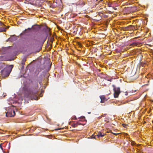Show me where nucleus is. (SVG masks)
Instances as JSON below:
<instances>
[{"mask_svg":"<svg viewBox=\"0 0 153 153\" xmlns=\"http://www.w3.org/2000/svg\"><path fill=\"white\" fill-rule=\"evenodd\" d=\"M13 68H4L1 70V74L3 77H8L11 71Z\"/></svg>","mask_w":153,"mask_h":153,"instance_id":"obj_1","label":"nucleus"},{"mask_svg":"<svg viewBox=\"0 0 153 153\" xmlns=\"http://www.w3.org/2000/svg\"><path fill=\"white\" fill-rule=\"evenodd\" d=\"M24 90L27 91V93H25V96L27 98L33 96H35L36 94V92H34L30 90H26L25 88H24Z\"/></svg>","mask_w":153,"mask_h":153,"instance_id":"obj_2","label":"nucleus"},{"mask_svg":"<svg viewBox=\"0 0 153 153\" xmlns=\"http://www.w3.org/2000/svg\"><path fill=\"white\" fill-rule=\"evenodd\" d=\"M15 115V111L10 108L8 110L7 112L6 113V116L7 117H14Z\"/></svg>","mask_w":153,"mask_h":153,"instance_id":"obj_3","label":"nucleus"},{"mask_svg":"<svg viewBox=\"0 0 153 153\" xmlns=\"http://www.w3.org/2000/svg\"><path fill=\"white\" fill-rule=\"evenodd\" d=\"M114 98H117L118 96L120 93V88H116L115 87L114 88Z\"/></svg>","mask_w":153,"mask_h":153,"instance_id":"obj_4","label":"nucleus"},{"mask_svg":"<svg viewBox=\"0 0 153 153\" xmlns=\"http://www.w3.org/2000/svg\"><path fill=\"white\" fill-rule=\"evenodd\" d=\"M105 135V134H102L101 132H99L97 135H95L94 136L93 135H92L91 136V137L92 138H95V137L97 136V137L99 138L104 136Z\"/></svg>","mask_w":153,"mask_h":153,"instance_id":"obj_5","label":"nucleus"},{"mask_svg":"<svg viewBox=\"0 0 153 153\" xmlns=\"http://www.w3.org/2000/svg\"><path fill=\"white\" fill-rule=\"evenodd\" d=\"M3 26L5 25L0 21V29H1V32H5L6 31V28L5 27H3Z\"/></svg>","mask_w":153,"mask_h":153,"instance_id":"obj_6","label":"nucleus"},{"mask_svg":"<svg viewBox=\"0 0 153 153\" xmlns=\"http://www.w3.org/2000/svg\"><path fill=\"white\" fill-rule=\"evenodd\" d=\"M138 68L139 69H140V68H133L132 69V71L131 73V76H134L136 73L137 70Z\"/></svg>","mask_w":153,"mask_h":153,"instance_id":"obj_7","label":"nucleus"},{"mask_svg":"<svg viewBox=\"0 0 153 153\" xmlns=\"http://www.w3.org/2000/svg\"><path fill=\"white\" fill-rule=\"evenodd\" d=\"M101 99L100 102L102 103H104L105 101L107 100L108 99H106L104 95L100 96V97Z\"/></svg>","mask_w":153,"mask_h":153,"instance_id":"obj_8","label":"nucleus"},{"mask_svg":"<svg viewBox=\"0 0 153 153\" xmlns=\"http://www.w3.org/2000/svg\"><path fill=\"white\" fill-rule=\"evenodd\" d=\"M125 29L127 30H133L135 29V27L134 26L131 25L125 27Z\"/></svg>","mask_w":153,"mask_h":153,"instance_id":"obj_9","label":"nucleus"},{"mask_svg":"<svg viewBox=\"0 0 153 153\" xmlns=\"http://www.w3.org/2000/svg\"><path fill=\"white\" fill-rule=\"evenodd\" d=\"M47 36H46L45 38H44L42 36L40 37V39L39 40H38V41H39L43 43L47 39Z\"/></svg>","mask_w":153,"mask_h":153,"instance_id":"obj_10","label":"nucleus"},{"mask_svg":"<svg viewBox=\"0 0 153 153\" xmlns=\"http://www.w3.org/2000/svg\"><path fill=\"white\" fill-rule=\"evenodd\" d=\"M26 61V59L25 58H24L21 63V66L22 67H24L25 64V62Z\"/></svg>","mask_w":153,"mask_h":153,"instance_id":"obj_11","label":"nucleus"},{"mask_svg":"<svg viewBox=\"0 0 153 153\" xmlns=\"http://www.w3.org/2000/svg\"><path fill=\"white\" fill-rule=\"evenodd\" d=\"M81 124V123H79L78 122H77L76 123H74L73 124H72V126L73 127H76L78 125H79Z\"/></svg>","mask_w":153,"mask_h":153,"instance_id":"obj_12","label":"nucleus"},{"mask_svg":"<svg viewBox=\"0 0 153 153\" xmlns=\"http://www.w3.org/2000/svg\"><path fill=\"white\" fill-rule=\"evenodd\" d=\"M138 43L136 42H134L131 45L133 46H137L138 45Z\"/></svg>","mask_w":153,"mask_h":153,"instance_id":"obj_13","label":"nucleus"},{"mask_svg":"<svg viewBox=\"0 0 153 153\" xmlns=\"http://www.w3.org/2000/svg\"><path fill=\"white\" fill-rule=\"evenodd\" d=\"M131 145L132 146L134 145L135 144L134 142L132 140H131Z\"/></svg>","mask_w":153,"mask_h":153,"instance_id":"obj_14","label":"nucleus"},{"mask_svg":"<svg viewBox=\"0 0 153 153\" xmlns=\"http://www.w3.org/2000/svg\"><path fill=\"white\" fill-rule=\"evenodd\" d=\"M50 31V29L49 28H47V29H46V31L48 33V32H49Z\"/></svg>","mask_w":153,"mask_h":153,"instance_id":"obj_15","label":"nucleus"},{"mask_svg":"<svg viewBox=\"0 0 153 153\" xmlns=\"http://www.w3.org/2000/svg\"><path fill=\"white\" fill-rule=\"evenodd\" d=\"M48 65L49 66V67H51V63H50V62H48Z\"/></svg>","mask_w":153,"mask_h":153,"instance_id":"obj_16","label":"nucleus"},{"mask_svg":"<svg viewBox=\"0 0 153 153\" xmlns=\"http://www.w3.org/2000/svg\"><path fill=\"white\" fill-rule=\"evenodd\" d=\"M53 39L52 37H51V38L50 39V41L51 42H53Z\"/></svg>","mask_w":153,"mask_h":153,"instance_id":"obj_17","label":"nucleus"},{"mask_svg":"<svg viewBox=\"0 0 153 153\" xmlns=\"http://www.w3.org/2000/svg\"><path fill=\"white\" fill-rule=\"evenodd\" d=\"M111 3H109L108 4V6L109 7H111Z\"/></svg>","mask_w":153,"mask_h":153,"instance_id":"obj_18","label":"nucleus"},{"mask_svg":"<svg viewBox=\"0 0 153 153\" xmlns=\"http://www.w3.org/2000/svg\"><path fill=\"white\" fill-rule=\"evenodd\" d=\"M0 147L2 150H3V149L1 146V144L0 145Z\"/></svg>","mask_w":153,"mask_h":153,"instance_id":"obj_19","label":"nucleus"},{"mask_svg":"<svg viewBox=\"0 0 153 153\" xmlns=\"http://www.w3.org/2000/svg\"><path fill=\"white\" fill-rule=\"evenodd\" d=\"M8 67H13V65H10Z\"/></svg>","mask_w":153,"mask_h":153,"instance_id":"obj_20","label":"nucleus"},{"mask_svg":"<svg viewBox=\"0 0 153 153\" xmlns=\"http://www.w3.org/2000/svg\"><path fill=\"white\" fill-rule=\"evenodd\" d=\"M60 129H61V128H59L56 129L55 130H60Z\"/></svg>","mask_w":153,"mask_h":153,"instance_id":"obj_21","label":"nucleus"},{"mask_svg":"<svg viewBox=\"0 0 153 153\" xmlns=\"http://www.w3.org/2000/svg\"><path fill=\"white\" fill-rule=\"evenodd\" d=\"M9 26H7V28H6V27H5V28H6V29H8V28H9Z\"/></svg>","mask_w":153,"mask_h":153,"instance_id":"obj_22","label":"nucleus"},{"mask_svg":"<svg viewBox=\"0 0 153 153\" xmlns=\"http://www.w3.org/2000/svg\"><path fill=\"white\" fill-rule=\"evenodd\" d=\"M30 65V64H29V65H28L27 66V67H29V66Z\"/></svg>","mask_w":153,"mask_h":153,"instance_id":"obj_23","label":"nucleus"},{"mask_svg":"<svg viewBox=\"0 0 153 153\" xmlns=\"http://www.w3.org/2000/svg\"><path fill=\"white\" fill-rule=\"evenodd\" d=\"M114 134L115 135H117L118 134L117 133H114Z\"/></svg>","mask_w":153,"mask_h":153,"instance_id":"obj_24","label":"nucleus"},{"mask_svg":"<svg viewBox=\"0 0 153 153\" xmlns=\"http://www.w3.org/2000/svg\"><path fill=\"white\" fill-rule=\"evenodd\" d=\"M115 10H116L117 9V8H116V7H113Z\"/></svg>","mask_w":153,"mask_h":153,"instance_id":"obj_25","label":"nucleus"},{"mask_svg":"<svg viewBox=\"0 0 153 153\" xmlns=\"http://www.w3.org/2000/svg\"><path fill=\"white\" fill-rule=\"evenodd\" d=\"M103 1V0H100V1H99L98 2H100L101 1Z\"/></svg>","mask_w":153,"mask_h":153,"instance_id":"obj_26","label":"nucleus"},{"mask_svg":"<svg viewBox=\"0 0 153 153\" xmlns=\"http://www.w3.org/2000/svg\"><path fill=\"white\" fill-rule=\"evenodd\" d=\"M123 127H125V126H124V125L126 126V125H124V124H123Z\"/></svg>","mask_w":153,"mask_h":153,"instance_id":"obj_27","label":"nucleus"},{"mask_svg":"<svg viewBox=\"0 0 153 153\" xmlns=\"http://www.w3.org/2000/svg\"><path fill=\"white\" fill-rule=\"evenodd\" d=\"M28 29L30 30V28H28Z\"/></svg>","mask_w":153,"mask_h":153,"instance_id":"obj_28","label":"nucleus"},{"mask_svg":"<svg viewBox=\"0 0 153 153\" xmlns=\"http://www.w3.org/2000/svg\"><path fill=\"white\" fill-rule=\"evenodd\" d=\"M88 114H91V113L90 112H88Z\"/></svg>","mask_w":153,"mask_h":153,"instance_id":"obj_29","label":"nucleus"},{"mask_svg":"<svg viewBox=\"0 0 153 153\" xmlns=\"http://www.w3.org/2000/svg\"><path fill=\"white\" fill-rule=\"evenodd\" d=\"M85 118V117H83V118Z\"/></svg>","mask_w":153,"mask_h":153,"instance_id":"obj_30","label":"nucleus"},{"mask_svg":"<svg viewBox=\"0 0 153 153\" xmlns=\"http://www.w3.org/2000/svg\"><path fill=\"white\" fill-rule=\"evenodd\" d=\"M141 66H145V65L144 66V65H141Z\"/></svg>","mask_w":153,"mask_h":153,"instance_id":"obj_31","label":"nucleus"},{"mask_svg":"<svg viewBox=\"0 0 153 153\" xmlns=\"http://www.w3.org/2000/svg\"><path fill=\"white\" fill-rule=\"evenodd\" d=\"M98 0H96V1H97Z\"/></svg>","mask_w":153,"mask_h":153,"instance_id":"obj_32","label":"nucleus"},{"mask_svg":"<svg viewBox=\"0 0 153 153\" xmlns=\"http://www.w3.org/2000/svg\"><path fill=\"white\" fill-rule=\"evenodd\" d=\"M98 70H99V71H100V69Z\"/></svg>","mask_w":153,"mask_h":153,"instance_id":"obj_33","label":"nucleus"},{"mask_svg":"<svg viewBox=\"0 0 153 153\" xmlns=\"http://www.w3.org/2000/svg\"><path fill=\"white\" fill-rule=\"evenodd\" d=\"M1 29H0V32H1Z\"/></svg>","mask_w":153,"mask_h":153,"instance_id":"obj_34","label":"nucleus"},{"mask_svg":"<svg viewBox=\"0 0 153 153\" xmlns=\"http://www.w3.org/2000/svg\"><path fill=\"white\" fill-rule=\"evenodd\" d=\"M49 34H50V35H51V33H50Z\"/></svg>","mask_w":153,"mask_h":153,"instance_id":"obj_35","label":"nucleus"}]
</instances>
